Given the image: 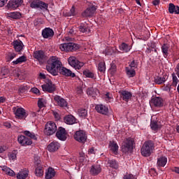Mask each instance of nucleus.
I'll return each instance as SVG.
<instances>
[{
  "label": "nucleus",
  "mask_w": 179,
  "mask_h": 179,
  "mask_svg": "<svg viewBox=\"0 0 179 179\" xmlns=\"http://www.w3.org/2000/svg\"><path fill=\"white\" fill-rule=\"evenodd\" d=\"M98 69L99 72H105L106 71V64L103 62H99L98 64Z\"/></svg>",
  "instance_id": "nucleus-53"
},
{
  "label": "nucleus",
  "mask_w": 179,
  "mask_h": 179,
  "mask_svg": "<svg viewBox=\"0 0 179 179\" xmlns=\"http://www.w3.org/2000/svg\"><path fill=\"white\" fill-rule=\"evenodd\" d=\"M155 82L157 85H162V83H164V82H166V76H157L155 78Z\"/></svg>",
  "instance_id": "nucleus-43"
},
{
  "label": "nucleus",
  "mask_w": 179,
  "mask_h": 179,
  "mask_svg": "<svg viewBox=\"0 0 179 179\" xmlns=\"http://www.w3.org/2000/svg\"><path fill=\"white\" fill-rule=\"evenodd\" d=\"M29 89H30V87L27 85H20L18 89V93H20V94H23V93H26Z\"/></svg>",
  "instance_id": "nucleus-45"
},
{
  "label": "nucleus",
  "mask_w": 179,
  "mask_h": 179,
  "mask_svg": "<svg viewBox=\"0 0 179 179\" xmlns=\"http://www.w3.org/2000/svg\"><path fill=\"white\" fill-rule=\"evenodd\" d=\"M68 62L69 66L74 68V69H80L85 65L84 62H80L73 56H71L68 59Z\"/></svg>",
  "instance_id": "nucleus-6"
},
{
  "label": "nucleus",
  "mask_w": 179,
  "mask_h": 179,
  "mask_svg": "<svg viewBox=\"0 0 179 179\" xmlns=\"http://www.w3.org/2000/svg\"><path fill=\"white\" fill-rule=\"evenodd\" d=\"M169 13H176V15H179V6H175L173 3H170L169 5Z\"/></svg>",
  "instance_id": "nucleus-24"
},
{
  "label": "nucleus",
  "mask_w": 179,
  "mask_h": 179,
  "mask_svg": "<svg viewBox=\"0 0 179 179\" xmlns=\"http://www.w3.org/2000/svg\"><path fill=\"white\" fill-rule=\"evenodd\" d=\"M9 17H11L12 19H20L22 17V13L20 12L10 13Z\"/></svg>",
  "instance_id": "nucleus-41"
},
{
  "label": "nucleus",
  "mask_w": 179,
  "mask_h": 179,
  "mask_svg": "<svg viewBox=\"0 0 179 179\" xmlns=\"http://www.w3.org/2000/svg\"><path fill=\"white\" fill-rule=\"evenodd\" d=\"M24 134L26 136H28V138H30V139H34V141H37V137L36 136V134L34 133L30 132L29 131H24Z\"/></svg>",
  "instance_id": "nucleus-46"
},
{
  "label": "nucleus",
  "mask_w": 179,
  "mask_h": 179,
  "mask_svg": "<svg viewBox=\"0 0 179 179\" xmlns=\"http://www.w3.org/2000/svg\"><path fill=\"white\" fill-rule=\"evenodd\" d=\"M9 76V69L6 67H2L0 69V78H6Z\"/></svg>",
  "instance_id": "nucleus-34"
},
{
  "label": "nucleus",
  "mask_w": 179,
  "mask_h": 179,
  "mask_svg": "<svg viewBox=\"0 0 179 179\" xmlns=\"http://www.w3.org/2000/svg\"><path fill=\"white\" fill-rule=\"evenodd\" d=\"M166 164H167V157L162 156L157 159V165L158 167H164Z\"/></svg>",
  "instance_id": "nucleus-27"
},
{
  "label": "nucleus",
  "mask_w": 179,
  "mask_h": 179,
  "mask_svg": "<svg viewBox=\"0 0 179 179\" xmlns=\"http://www.w3.org/2000/svg\"><path fill=\"white\" fill-rule=\"evenodd\" d=\"M79 157H81V159H80V162H83V160H85V152H80Z\"/></svg>",
  "instance_id": "nucleus-62"
},
{
  "label": "nucleus",
  "mask_w": 179,
  "mask_h": 179,
  "mask_svg": "<svg viewBox=\"0 0 179 179\" xmlns=\"http://www.w3.org/2000/svg\"><path fill=\"white\" fill-rule=\"evenodd\" d=\"M152 4L155 6H157V5L160 4V0H154V1H152Z\"/></svg>",
  "instance_id": "nucleus-64"
},
{
  "label": "nucleus",
  "mask_w": 179,
  "mask_h": 179,
  "mask_svg": "<svg viewBox=\"0 0 179 179\" xmlns=\"http://www.w3.org/2000/svg\"><path fill=\"white\" fill-rule=\"evenodd\" d=\"M155 150V143L152 140L145 141L141 147V152L143 157H149Z\"/></svg>",
  "instance_id": "nucleus-2"
},
{
  "label": "nucleus",
  "mask_w": 179,
  "mask_h": 179,
  "mask_svg": "<svg viewBox=\"0 0 179 179\" xmlns=\"http://www.w3.org/2000/svg\"><path fill=\"white\" fill-rule=\"evenodd\" d=\"M54 30L51 28H45L42 31V36L43 38H49L51 39L52 37H54Z\"/></svg>",
  "instance_id": "nucleus-16"
},
{
  "label": "nucleus",
  "mask_w": 179,
  "mask_h": 179,
  "mask_svg": "<svg viewBox=\"0 0 179 179\" xmlns=\"http://www.w3.org/2000/svg\"><path fill=\"white\" fill-rule=\"evenodd\" d=\"M59 149V144L57 141H53L48 145L49 152H57Z\"/></svg>",
  "instance_id": "nucleus-23"
},
{
  "label": "nucleus",
  "mask_w": 179,
  "mask_h": 179,
  "mask_svg": "<svg viewBox=\"0 0 179 179\" xmlns=\"http://www.w3.org/2000/svg\"><path fill=\"white\" fill-rule=\"evenodd\" d=\"M8 2V0H0V8H2V6H5V3Z\"/></svg>",
  "instance_id": "nucleus-63"
},
{
  "label": "nucleus",
  "mask_w": 179,
  "mask_h": 179,
  "mask_svg": "<svg viewBox=\"0 0 179 179\" xmlns=\"http://www.w3.org/2000/svg\"><path fill=\"white\" fill-rule=\"evenodd\" d=\"M34 58L37 59L38 62H41V64H43V62H45L47 59V55L44 50H38L34 52Z\"/></svg>",
  "instance_id": "nucleus-10"
},
{
  "label": "nucleus",
  "mask_w": 179,
  "mask_h": 179,
  "mask_svg": "<svg viewBox=\"0 0 179 179\" xmlns=\"http://www.w3.org/2000/svg\"><path fill=\"white\" fill-rule=\"evenodd\" d=\"M38 107L39 108V109L37 110V113H40V110H41V108H43V107H44V102H43L42 99H38Z\"/></svg>",
  "instance_id": "nucleus-56"
},
{
  "label": "nucleus",
  "mask_w": 179,
  "mask_h": 179,
  "mask_svg": "<svg viewBox=\"0 0 179 179\" xmlns=\"http://www.w3.org/2000/svg\"><path fill=\"white\" fill-rule=\"evenodd\" d=\"M16 57V54L9 52L7 55V61H12L13 58Z\"/></svg>",
  "instance_id": "nucleus-57"
},
{
  "label": "nucleus",
  "mask_w": 179,
  "mask_h": 179,
  "mask_svg": "<svg viewBox=\"0 0 179 179\" xmlns=\"http://www.w3.org/2000/svg\"><path fill=\"white\" fill-rule=\"evenodd\" d=\"M150 127L152 131H157L158 129H160V128H162V125L158 124L157 122L155 120H151Z\"/></svg>",
  "instance_id": "nucleus-35"
},
{
  "label": "nucleus",
  "mask_w": 179,
  "mask_h": 179,
  "mask_svg": "<svg viewBox=\"0 0 179 179\" xmlns=\"http://www.w3.org/2000/svg\"><path fill=\"white\" fill-rule=\"evenodd\" d=\"M57 132V124L55 122H49L46 123L44 129V134L47 135V136H51V135H54Z\"/></svg>",
  "instance_id": "nucleus-5"
},
{
  "label": "nucleus",
  "mask_w": 179,
  "mask_h": 179,
  "mask_svg": "<svg viewBox=\"0 0 179 179\" xmlns=\"http://www.w3.org/2000/svg\"><path fill=\"white\" fill-rule=\"evenodd\" d=\"M56 136L59 141H66V130H65V128L59 127L56 132Z\"/></svg>",
  "instance_id": "nucleus-14"
},
{
  "label": "nucleus",
  "mask_w": 179,
  "mask_h": 179,
  "mask_svg": "<svg viewBox=\"0 0 179 179\" xmlns=\"http://www.w3.org/2000/svg\"><path fill=\"white\" fill-rule=\"evenodd\" d=\"M34 174L36 177H43L44 176V166H35Z\"/></svg>",
  "instance_id": "nucleus-25"
},
{
  "label": "nucleus",
  "mask_w": 179,
  "mask_h": 179,
  "mask_svg": "<svg viewBox=\"0 0 179 179\" xmlns=\"http://www.w3.org/2000/svg\"><path fill=\"white\" fill-rule=\"evenodd\" d=\"M126 73L129 78H134V76L136 75V71L134 69L126 67Z\"/></svg>",
  "instance_id": "nucleus-32"
},
{
  "label": "nucleus",
  "mask_w": 179,
  "mask_h": 179,
  "mask_svg": "<svg viewBox=\"0 0 179 179\" xmlns=\"http://www.w3.org/2000/svg\"><path fill=\"white\" fill-rule=\"evenodd\" d=\"M108 164L109 167H111V169H118V162H117L115 159H108Z\"/></svg>",
  "instance_id": "nucleus-36"
},
{
  "label": "nucleus",
  "mask_w": 179,
  "mask_h": 179,
  "mask_svg": "<svg viewBox=\"0 0 179 179\" xmlns=\"http://www.w3.org/2000/svg\"><path fill=\"white\" fill-rule=\"evenodd\" d=\"M13 76H15V78H19L20 76V74L19 73V71L17 70L14 69L12 73Z\"/></svg>",
  "instance_id": "nucleus-61"
},
{
  "label": "nucleus",
  "mask_w": 179,
  "mask_h": 179,
  "mask_svg": "<svg viewBox=\"0 0 179 179\" xmlns=\"http://www.w3.org/2000/svg\"><path fill=\"white\" fill-rule=\"evenodd\" d=\"M17 156V151L14 150L13 152L10 153L8 155L9 159H11V160H15Z\"/></svg>",
  "instance_id": "nucleus-55"
},
{
  "label": "nucleus",
  "mask_w": 179,
  "mask_h": 179,
  "mask_svg": "<svg viewBox=\"0 0 179 179\" xmlns=\"http://www.w3.org/2000/svg\"><path fill=\"white\" fill-rule=\"evenodd\" d=\"M139 62H138V60H135V59H133L129 66L131 69H136V68H138V65Z\"/></svg>",
  "instance_id": "nucleus-48"
},
{
  "label": "nucleus",
  "mask_w": 179,
  "mask_h": 179,
  "mask_svg": "<svg viewBox=\"0 0 179 179\" xmlns=\"http://www.w3.org/2000/svg\"><path fill=\"white\" fill-rule=\"evenodd\" d=\"M55 177V170L54 169L50 167L48 169V171L45 173V179H51Z\"/></svg>",
  "instance_id": "nucleus-28"
},
{
  "label": "nucleus",
  "mask_w": 179,
  "mask_h": 179,
  "mask_svg": "<svg viewBox=\"0 0 179 179\" xmlns=\"http://www.w3.org/2000/svg\"><path fill=\"white\" fill-rule=\"evenodd\" d=\"M97 10V7L96 6H92L87 8L83 13V17H92L94 13Z\"/></svg>",
  "instance_id": "nucleus-13"
},
{
  "label": "nucleus",
  "mask_w": 179,
  "mask_h": 179,
  "mask_svg": "<svg viewBox=\"0 0 179 179\" xmlns=\"http://www.w3.org/2000/svg\"><path fill=\"white\" fill-rule=\"evenodd\" d=\"M78 114L79 117L85 118V117H87V110L85 108H80L78 110Z\"/></svg>",
  "instance_id": "nucleus-40"
},
{
  "label": "nucleus",
  "mask_w": 179,
  "mask_h": 179,
  "mask_svg": "<svg viewBox=\"0 0 179 179\" xmlns=\"http://www.w3.org/2000/svg\"><path fill=\"white\" fill-rule=\"evenodd\" d=\"M78 29H79V31H80L81 33H86L87 30H89V27L87 26V24L81 23Z\"/></svg>",
  "instance_id": "nucleus-44"
},
{
  "label": "nucleus",
  "mask_w": 179,
  "mask_h": 179,
  "mask_svg": "<svg viewBox=\"0 0 179 179\" xmlns=\"http://www.w3.org/2000/svg\"><path fill=\"white\" fill-rule=\"evenodd\" d=\"M84 76L85 78H90V79H94V73L92 71H90L89 70H85L83 72Z\"/></svg>",
  "instance_id": "nucleus-42"
},
{
  "label": "nucleus",
  "mask_w": 179,
  "mask_h": 179,
  "mask_svg": "<svg viewBox=\"0 0 179 179\" xmlns=\"http://www.w3.org/2000/svg\"><path fill=\"white\" fill-rule=\"evenodd\" d=\"M134 143H135L134 138L131 137L126 138L125 141L122 145V153H132L134 150Z\"/></svg>",
  "instance_id": "nucleus-3"
},
{
  "label": "nucleus",
  "mask_w": 179,
  "mask_h": 179,
  "mask_svg": "<svg viewBox=\"0 0 179 179\" xmlns=\"http://www.w3.org/2000/svg\"><path fill=\"white\" fill-rule=\"evenodd\" d=\"M119 48L120 51H122L123 52H129V51H131V46H129V45L125 43H122L119 46Z\"/></svg>",
  "instance_id": "nucleus-29"
},
{
  "label": "nucleus",
  "mask_w": 179,
  "mask_h": 179,
  "mask_svg": "<svg viewBox=\"0 0 179 179\" xmlns=\"http://www.w3.org/2000/svg\"><path fill=\"white\" fill-rule=\"evenodd\" d=\"M101 173V166L96 164L92 165L90 170V173L91 176H99Z\"/></svg>",
  "instance_id": "nucleus-18"
},
{
  "label": "nucleus",
  "mask_w": 179,
  "mask_h": 179,
  "mask_svg": "<svg viewBox=\"0 0 179 179\" xmlns=\"http://www.w3.org/2000/svg\"><path fill=\"white\" fill-rule=\"evenodd\" d=\"M3 171L7 174V176H10V177H15V171L13 170L10 169V168H8L6 166H4L3 169Z\"/></svg>",
  "instance_id": "nucleus-38"
},
{
  "label": "nucleus",
  "mask_w": 179,
  "mask_h": 179,
  "mask_svg": "<svg viewBox=\"0 0 179 179\" xmlns=\"http://www.w3.org/2000/svg\"><path fill=\"white\" fill-rule=\"evenodd\" d=\"M74 139L79 142V143H85L87 141V135H86V131L83 130H79L76 131L74 134Z\"/></svg>",
  "instance_id": "nucleus-7"
},
{
  "label": "nucleus",
  "mask_w": 179,
  "mask_h": 179,
  "mask_svg": "<svg viewBox=\"0 0 179 179\" xmlns=\"http://www.w3.org/2000/svg\"><path fill=\"white\" fill-rule=\"evenodd\" d=\"M109 145L110 148V150H112V152L115 153V155H117V153H118V145L117 144V143H115V141H110Z\"/></svg>",
  "instance_id": "nucleus-31"
},
{
  "label": "nucleus",
  "mask_w": 179,
  "mask_h": 179,
  "mask_svg": "<svg viewBox=\"0 0 179 179\" xmlns=\"http://www.w3.org/2000/svg\"><path fill=\"white\" fill-rule=\"evenodd\" d=\"M22 3H23V0H10L8 3V7L10 9H17L19 6H22Z\"/></svg>",
  "instance_id": "nucleus-17"
},
{
  "label": "nucleus",
  "mask_w": 179,
  "mask_h": 179,
  "mask_svg": "<svg viewBox=\"0 0 179 179\" xmlns=\"http://www.w3.org/2000/svg\"><path fill=\"white\" fill-rule=\"evenodd\" d=\"M31 92L35 94H40V90L36 87L31 88Z\"/></svg>",
  "instance_id": "nucleus-60"
},
{
  "label": "nucleus",
  "mask_w": 179,
  "mask_h": 179,
  "mask_svg": "<svg viewBox=\"0 0 179 179\" xmlns=\"http://www.w3.org/2000/svg\"><path fill=\"white\" fill-rule=\"evenodd\" d=\"M155 48H156V43H150V45H148V48H147L145 52L147 54H150V52H152Z\"/></svg>",
  "instance_id": "nucleus-49"
},
{
  "label": "nucleus",
  "mask_w": 179,
  "mask_h": 179,
  "mask_svg": "<svg viewBox=\"0 0 179 179\" xmlns=\"http://www.w3.org/2000/svg\"><path fill=\"white\" fill-rule=\"evenodd\" d=\"M12 45L14 47V50L16 51V52H20V51L23 50V47H24L23 42H22L20 40L14 41L12 43Z\"/></svg>",
  "instance_id": "nucleus-19"
},
{
  "label": "nucleus",
  "mask_w": 179,
  "mask_h": 179,
  "mask_svg": "<svg viewBox=\"0 0 179 179\" xmlns=\"http://www.w3.org/2000/svg\"><path fill=\"white\" fill-rule=\"evenodd\" d=\"M99 93H100L99 90H97V88H94L93 87H91L87 90V94H88L89 96H92L93 97L94 100L96 99V96H97V94Z\"/></svg>",
  "instance_id": "nucleus-22"
},
{
  "label": "nucleus",
  "mask_w": 179,
  "mask_h": 179,
  "mask_svg": "<svg viewBox=\"0 0 179 179\" xmlns=\"http://www.w3.org/2000/svg\"><path fill=\"white\" fill-rule=\"evenodd\" d=\"M120 96L121 99L128 103L130 99H132V93L127 90H120L119 91Z\"/></svg>",
  "instance_id": "nucleus-15"
},
{
  "label": "nucleus",
  "mask_w": 179,
  "mask_h": 179,
  "mask_svg": "<svg viewBox=\"0 0 179 179\" xmlns=\"http://www.w3.org/2000/svg\"><path fill=\"white\" fill-rule=\"evenodd\" d=\"M43 92H48V93H54L57 90V87L55 84H52V81L48 80L46 84L41 86Z\"/></svg>",
  "instance_id": "nucleus-9"
},
{
  "label": "nucleus",
  "mask_w": 179,
  "mask_h": 179,
  "mask_svg": "<svg viewBox=\"0 0 179 179\" xmlns=\"http://www.w3.org/2000/svg\"><path fill=\"white\" fill-rule=\"evenodd\" d=\"M172 78H173V82H172V86H177L178 85V78H177V76H176L175 73H172Z\"/></svg>",
  "instance_id": "nucleus-52"
},
{
  "label": "nucleus",
  "mask_w": 179,
  "mask_h": 179,
  "mask_svg": "<svg viewBox=\"0 0 179 179\" xmlns=\"http://www.w3.org/2000/svg\"><path fill=\"white\" fill-rule=\"evenodd\" d=\"M26 61H27V57H26V56L23 55V56L20 57L15 61H13V64L14 65H17V64H22V62H26Z\"/></svg>",
  "instance_id": "nucleus-37"
},
{
  "label": "nucleus",
  "mask_w": 179,
  "mask_h": 179,
  "mask_svg": "<svg viewBox=\"0 0 179 179\" xmlns=\"http://www.w3.org/2000/svg\"><path fill=\"white\" fill-rule=\"evenodd\" d=\"M61 51H66V52H73V51H78L80 46L79 44L75 43H62L60 45L59 47Z\"/></svg>",
  "instance_id": "nucleus-4"
},
{
  "label": "nucleus",
  "mask_w": 179,
  "mask_h": 179,
  "mask_svg": "<svg viewBox=\"0 0 179 179\" xmlns=\"http://www.w3.org/2000/svg\"><path fill=\"white\" fill-rule=\"evenodd\" d=\"M41 166H43V164H41V159H40V157L38 155H34V167H40Z\"/></svg>",
  "instance_id": "nucleus-33"
},
{
  "label": "nucleus",
  "mask_w": 179,
  "mask_h": 179,
  "mask_svg": "<svg viewBox=\"0 0 179 179\" xmlns=\"http://www.w3.org/2000/svg\"><path fill=\"white\" fill-rule=\"evenodd\" d=\"M27 177H29V172H19L17 174V179H26Z\"/></svg>",
  "instance_id": "nucleus-47"
},
{
  "label": "nucleus",
  "mask_w": 179,
  "mask_h": 179,
  "mask_svg": "<svg viewBox=\"0 0 179 179\" xmlns=\"http://www.w3.org/2000/svg\"><path fill=\"white\" fill-rule=\"evenodd\" d=\"M105 55H113L114 54V50L111 47H107L103 51Z\"/></svg>",
  "instance_id": "nucleus-51"
},
{
  "label": "nucleus",
  "mask_w": 179,
  "mask_h": 179,
  "mask_svg": "<svg viewBox=\"0 0 179 179\" xmlns=\"http://www.w3.org/2000/svg\"><path fill=\"white\" fill-rule=\"evenodd\" d=\"M40 0H33L30 3V8L32 9H38V3Z\"/></svg>",
  "instance_id": "nucleus-50"
},
{
  "label": "nucleus",
  "mask_w": 179,
  "mask_h": 179,
  "mask_svg": "<svg viewBox=\"0 0 179 179\" xmlns=\"http://www.w3.org/2000/svg\"><path fill=\"white\" fill-rule=\"evenodd\" d=\"M169 48H170V46L166 43H164L162 46V51L164 58H167V57H169Z\"/></svg>",
  "instance_id": "nucleus-30"
},
{
  "label": "nucleus",
  "mask_w": 179,
  "mask_h": 179,
  "mask_svg": "<svg viewBox=\"0 0 179 179\" xmlns=\"http://www.w3.org/2000/svg\"><path fill=\"white\" fill-rule=\"evenodd\" d=\"M17 141L21 146H31V145H33V141H31V138L23 135L18 136Z\"/></svg>",
  "instance_id": "nucleus-8"
},
{
  "label": "nucleus",
  "mask_w": 179,
  "mask_h": 179,
  "mask_svg": "<svg viewBox=\"0 0 179 179\" xmlns=\"http://www.w3.org/2000/svg\"><path fill=\"white\" fill-rule=\"evenodd\" d=\"M14 113L16 118H19V120H23V118H26L27 117V113H26V110L23 108H14Z\"/></svg>",
  "instance_id": "nucleus-12"
},
{
  "label": "nucleus",
  "mask_w": 179,
  "mask_h": 179,
  "mask_svg": "<svg viewBox=\"0 0 179 179\" xmlns=\"http://www.w3.org/2000/svg\"><path fill=\"white\" fill-rule=\"evenodd\" d=\"M55 101H57L58 106L59 107H66L68 106V102L61 96L56 95L54 98Z\"/></svg>",
  "instance_id": "nucleus-21"
},
{
  "label": "nucleus",
  "mask_w": 179,
  "mask_h": 179,
  "mask_svg": "<svg viewBox=\"0 0 179 179\" xmlns=\"http://www.w3.org/2000/svg\"><path fill=\"white\" fill-rule=\"evenodd\" d=\"M38 8L41 10H48V3H46L45 2L39 0L38 3Z\"/></svg>",
  "instance_id": "nucleus-39"
},
{
  "label": "nucleus",
  "mask_w": 179,
  "mask_h": 179,
  "mask_svg": "<svg viewBox=\"0 0 179 179\" xmlns=\"http://www.w3.org/2000/svg\"><path fill=\"white\" fill-rule=\"evenodd\" d=\"M110 71L112 75H114V73L117 72V65H115V64L112 63L110 64Z\"/></svg>",
  "instance_id": "nucleus-54"
},
{
  "label": "nucleus",
  "mask_w": 179,
  "mask_h": 179,
  "mask_svg": "<svg viewBox=\"0 0 179 179\" xmlns=\"http://www.w3.org/2000/svg\"><path fill=\"white\" fill-rule=\"evenodd\" d=\"M150 103L151 106H154V107L160 108L164 106V101H163L162 97L155 96L151 99Z\"/></svg>",
  "instance_id": "nucleus-11"
},
{
  "label": "nucleus",
  "mask_w": 179,
  "mask_h": 179,
  "mask_svg": "<svg viewBox=\"0 0 179 179\" xmlns=\"http://www.w3.org/2000/svg\"><path fill=\"white\" fill-rule=\"evenodd\" d=\"M46 69L48 72H50L53 76H57L59 72L60 75H63L67 78H76L75 73H73L72 71L66 67H62V63L58 59V57L55 56L51 57L48 60Z\"/></svg>",
  "instance_id": "nucleus-1"
},
{
  "label": "nucleus",
  "mask_w": 179,
  "mask_h": 179,
  "mask_svg": "<svg viewBox=\"0 0 179 179\" xmlns=\"http://www.w3.org/2000/svg\"><path fill=\"white\" fill-rule=\"evenodd\" d=\"M64 122L69 125H73V124L76 122V118H75L72 115H69L64 117Z\"/></svg>",
  "instance_id": "nucleus-26"
},
{
  "label": "nucleus",
  "mask_w": 179,
  "mask_h": 179,
  "mask_svg": "<svg viewBox=\"0 0 179 179\" xmlns=\"http://www.w3.org/2000/svg\"><path fill=\"white\" fill-rule=\"evenodd\" d=\"M123 179H136V178H135V176L131 173H127V174L124 176Z\"/></svg>",
  "instance_id": "nucleus-58"
},
{
  "label": "nucleus",
  "mask_w": 179,
  "mask_h": 179,
  "mask_svg": "<svg viewBox=\"0 0 179 179\" xmlns=\"http://www.w3.org/2000/svg\"><path fill=\"white\" fill-rule=\"evenodd\" d=\"M75 15H76V13L75 11V6H73L70 10L68 16H75Z\"/></svg>",
  "instance_id": "nucleus-59"
},
{
  "label": "nucleus",
  "mask_w": 179,
  "mask_h": 179,
  "mask_svg": "<svg viewBox=\"0 0 179 179\" xmlns=\"http://www.w3.org/2000/svg\"><path fill=\"white\" fill-rule=\"evenodd\" d=\"M95 110H96L97 113L103 114V115H107V114H108V108L103 104L96 105L95 106Z\"/></svg>",
  "instance_id": "nucleus-20"
}]
</instances>
